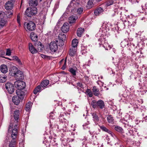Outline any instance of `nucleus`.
Wrapping results in <instances>:
<instances>
[{
  "mask_svg": "<svg viewBox=\"0 0 147 147\" xmlns=\"http://www.w3.org/2000/svg\"><path fill=\"white\" fill-rule=\"evenodd\" d=\"M49 80H44L41 82L40 86L42 87H45L49 84Z\"/></svg>",
  "mask_w": 147,
  "mask_h": 147,
  "instance_id": "a878e982",
  "label": "nucleus"
},
{
  "mask_svg": "<svg viewBox=\"0 0 147 147\" xmlns=\"http://www.w3.org/2000/svg\"><path fill=\"white\" fill-rule=\"evenodd\" d=\"M102 45V46L104 47H105L104 45Z\"/></svg>",
  "mask_w": 147,
  "mask_h": 147,
  "instance_id": "bf43d9fd",
  "label": "nucleus"
},
{
  "mask_svg": "<svg viewBox=\"0 0 147 147\" xmlns=\"http://www.w3.org/2000/svg\"><path fill=\"white\" fill-rule=\"evenodd\" d=\"M69 71L72 74L73 76H76V71L75 69L72 68H71L69 69Z\"/></svg>",
  "mask_w": 147,
  "mask_h": 147,
  "instance_id": "ea45409f",
  "label": "nucleus"
},
{
  "mask_svg": "<svg viewBox=\"0 0 147 147\" xmlns=\"http://www.w3.org/2000/svg\"><path fill=\"white\" fill-rule=\"evenodd\" d=\"M40 55L41 57L43 59L47 60L50 59L51 57L49 56H47L43 54H41Z\"/></svg>",
  "mask_w": 147,
  "mask_h": 147,
  "instance_id": "37998d69",
  "label": "nucleus"
},
{
  "mask_svg": "<svg viewBox=\"0 0 147 147\" xmlns=\"http://www.w3.org/2000/svg\"><path fill=\"white\" fill-rule=\"evenodd\" d=\"M77 0H72L70 4L67 7V8L69 9L71 8V10L75 9L77 8L78 9V12L79 14H81L83 11V8L81 7L79 8L78 9L77 7V5L80 4V3L77 2Z\"/></svg>",
  "mask_w": 147,
  "mask_h": 147,
  "instance_id": "f03ea898",
  "label": "nucleus"
},
{
  "mask_svg": "<svg viewBox=\"0 0 147 147\" xmlns=\"http://www.w3.org/2000/svg\"><path fill=\"white\" fill-rule=\"evenodd\" d=\"M13 124L11 123H10V125H9V127L8 131H9L10 129H12V128H13Z\"/></svg>",
  "mask_w": 147,
  "mask_h": 147,
  "instance_id": "3c124183",
  "label": "nucleus"
},
{
  "mask_svg": "<svg viewBox=\"0 0 147 147\" xmlns=\"http://www.w3.org/2000/svg\"><path fill=\"white\" fill-rule=\"evenodd\" d=\"M18 71V68L16 67L15 66L11 67L9 69V74L10 75L13 76Z\"/></svg>",
  "mask_w": 147,
  "mask_h": 147,
  "instance_id": "9d476101",
  "label": "nucleus"
},
{
  "mask_svg": "<svg viewBox=\"0 0 147 147\" xmlns=\"http://www.w3.org/2000/svg\"><path fill=\"white\" fill-rule=\"evenodd\" d=\"M92 116L93 120L94 122H98L99 121V117H98L96 113H92Z\"/></svg>",
  "mask_w": 147,
  "mask_h": 147,
  "instance_id": "4be33fe9",
  "label": "nucleus"
},
{
  "mask_svg": "<svg viewBox=\"0 0 147 147\" xmlns=\"http://www.w3.org/2000/svg\"><path fill=\"white\" fill-rule=\"evenodd\" d=\"M32 102L30 101L28 102L26 105L25 110L28 111H29L32 106Z\"/></svg>",
  "mask_w": 147,
  "mask_h": 147,
  "instance_id": "c85d7f7f",
  "label": "nucleus"
},
{
  "mask_svg": "<svg viewBox=\"0 0 147 147\" xmlns=\"http://www.w3.org/2000/svg\"><path fill=\"white\" fill-rule=\"evenodd\" d=\"M43 46L42 45V43L39 42L38 44V50L39 51H40L42 50L43 49Z\"/></svg>",
  "mask_w": 147,
  "mask_h": 147,
  "instance_id": "58836bf2",
  "label": "nucleus"
},
{
  "mask_svg": "<svg viewBox=\"0 0 147 147\" xmlns=\"http://www.w3.org/2000/svg\"><path fill=\"white\" fill-rule=\"evenodd\" d=\"M16 93L17 95V96L20 99L22 100L25 96V92L21 90L18 89L16 91Z\"/></svg>",
  "mask_w": 147,
  "mask_h": 147,
  "instance_id": "9b49d317",
  "label": "nucleus"
},
{
  "mask_svg": "<svg viewBox=\"0 0 147 147\" xmlns=\"http://www.w3.org/2000/svg\"><path fill=\"white\" fill-rule=\"evenodd\" d=\"M5 87L8 92L10 94H12L14 91V87L11 83L8 82L5 84Z\"/></svg>",
  "mask_w": 147,
  "mask_h": 147,
  "instance_id": "39448f33",
  "label": "nucleus"
},
{
  "mask_svg": "<svg viewBox=\"0 0 147 147\" xmlns=\"http://www.w3.org/2000/svg\"><path fill=\"white\" fill-rule=\"evenodd\" d=\"M17 81L23 80L24 79V76L23 72L20 71H18L14 76Z\"/></svg>",
  "mask_w": 147,
  "mask_h": 147,
  "instance_id": "6e6552de",
  "label": "nucleus"
},
{
  "mask_svg": "<svg viewBox=\"0 0 147 147\" xmlns=\"http://www.w3.org/2000/svg\"><path fill=\"white\" fill-rule=\"evenodd\" d=\"M36 28V24L33 22L30 21L27 24V28L29 31L34 30Z\"/></svg>",
  "mask_w": 147,
  "mask_h": 147,
  "instance_id": "1a4fd4ad",
  "label": "nucleus"
},
{
  "mask_svg": "<svg viewBox=\"0 0 147 147\" xmlns=\"http://www.w3.org/2000/svg\"><path fill=\"white\" fill-rule=\"evenodd\" d=\"M104 11V10L101 7L97 8L94 11V13L96 16H99L101 15Z\"/></svg>",
  "mask_w": 147,
  "mask_h": 147,
  "instance_id": "ddd939ff",
  "label": "nucleus"
},
{
  "mask_svg": "<svg viewBox=\"0 0 147 147\" xmlns=\"http://www.w3.org/2000/svg\"><path fill=\"white\" fill-rule=\"evenodd\" d=\"M78 40L76 39H73L72 41V45L73 47L75 48L78 46Z\"/></svg>",
  "mask_w": 147,
  "mask_h": 147,
  "instance_id": "7c9ffc66",
  "label": "nucleus"
},
{
  "mask_svg": "<svg viewBox=\"0 0 147 147\" xmlns=\"http://www.w3.org/2000/svg\"><path fill=\"white\" fill-rule=\"evenodd\" d=\"M21 100H22V99H20V98L16 95L13 96L12 98V102L16 105H19L20 102Z\"/></svg>",
  "mask_w": 147,
  "mask_h": 147,
  "instance_id": "4468645a",
  "label": "nucleus"
},
{
  "mask_svg": "<svg viewBox=\"0 0 147 147\" xmlns=\"http://www.w3.org/2000/svg\"><path fill=\"white\" fill-rule=\"evenodd\" d=\"M76 51L72 49H70L69 52V55L71 57H73L75 55Z\"/></svg>",
  "mask_w": 147,
  "mask_h": 147,
  "instance_id": "c9c22d12",
  "label": "nucleus"
},
{
  "mask_svg": "<svg viewBox=\"0 0 147 147\" xmlns=\"http://www.w3.org/2000/svg\"><path fill=\"white\" fill-rule=\"evenodd\" d=\"M114 3L113 0H109L106 3V5L107 6H109L112 5Z\"/></svg>",
  "mask_w": 147,
  "mask_h": 147,
  "instance_id": "a19ab883",
  "label": "nucleus"
},
{
  "mask_svg": "<svg viewBox=\"0 0 147 147\" xmlns=\"http://www.w3.org/2000/svg\"><path fill=\"white\" fill-rule=\"evenodd\" d=\"M13 3L11 2L10 1L7 2L5 4V8L7 10L11 9L13 8Z\"/></svg>",
  "mask_w": 147,
  "mask_h": 147,
  "instance_id": "2eb2a0df",
  "label": "nucleus"
},
{
  "mask_svg": "<svg viewBox=\"0 0 147 147\" xmlns=\"http://www.w3.org/2000/svg\"><path fill=\"white\" fill-rule=\"evenodd\" d=\"M37 10L36 7L28 8L25 11L26 15L28 17H31L37 13Z\"/></svg>",
  "mask_w": 147,
  "mask_h": 147,
  "instance_id": "20e7f679",
  "label": "nucleus"
},
{
  "mask_svg": "<svg viewBox=\"0 0 147 147\" xmlns=\"http://www.w3.org/2000/svg\"><path fill=\"white\" fill-rule=\"evenodd\" d=\"M58 45L55 41L51 42L49 45L50 50L52 52H55L58 49Z\"/></svg>",
  "mask_w": 147,
  "mask_h": 147,
  "instance_id": "0eeeda50",
  "label": "nucleus"
},
{
  "mask_svg": "<svg viewBox=\"0 0 147 147\" xmlns=\"http://www.w3.org/2000/svg\"><path fill=\"white\" fill-rule=\"evenodd\" d=\"M5 54V52L4 51H3L1 50L0 52V56L2 57H3V56Z\"/></svg>",
  "mask_w": 147,
  "mask_h": 147,
  "instance_id": "de8ad7c7",
  "label": "nucleus"
},
{
  "mask_svg": "<svg viewBox=\"0 0 147 147\" xmlns=\"http://www.w3.org/2000/svg\"><path fill=\"white\" fill-rule=\"evenodd\" d=\"M115 130L119 132L120 133H122V131H123V129L121 127L116 126L115 127Z\"/></svg>",
  "mask_w": 147,
  "mask_h": 147,
  "instance_id": "e433bc0d",
  "label": "nucleus"
},
{
  "mask_svg": "<svg viewBox=\"0 0 147 147\" xmlns=\"http://www.w3.org/2000/svg\"><path fill=\"white\" fill-rule=\"evenodd\" d=\"M14 59H15L20 64H22L19 58L16 56H15L13 57Z\"/></svg>",
  "mask_w": 147,
  "mask_h": 147,
  "instance_id": "c03bdc74",
  "label": "nucleus"
},
{
  "mask_svg": "<svg viewBox=\"0 0 147 147\" xmlns=\"http://www.w3.org/2000/svg\"><path fill=\"white\" fill-rule=\"evenodd\" d=\"M66 62H67V58H65V60H64V63L63 65L65 66L66 64Z\"/></svg>",
  "mask_w": 147,
  "mask_h": 147,
  "instance_id": "603ef678",
  "label": "nucleus"
},
{
  "mask_svg": "<svg viewBox=\"0 0 147 147\" xmlns=\"http://www.w3.org/2000/svg\"><path fill=\"white\" fill-rule=\"evenodd\" d=\"M29 3L30 6L33 8L36 7L38 3L37 0H30Z\"/></svg>",
  "mask_w": 147,
  "mask_h": 147,
  "instance_id": "f3484780",
  "label": "nucleus"
},
{
  "mask_svg": "<svg viewBox=\"0 0 147 147\" xmlns=\"http://www.w3.org/2000/svg\"><path fill=\"white\" fill-rule=\"evenodd\" d=\"M0 70L3 73H6L8 71V69L6 65L3 64L0 67Z\"/></svg>",
  "mask_w": 147,
  "mask_h": 147,
  "instance_id": "aec40b11",
  "label": "nucleus"
},
{
  "mask_svg": "<svg viewBox=\"0 0 147 147\" xmlns=\"http://www.w3.org/2000/svg\"><path fill=\"white\" fill-rule=\"evenodd\" d=\"M42 0H39V1H40H40H41Z\"/></svg>",
  "mask_w": 147,
  "mask_h": 147,
  "instance_id": "13d9d810",
  "label": "nucleus"
},
{
  "mask_svg": "<svg viewBox=\"0 0 147 147\" xmlns=\"http://www.w3.org/2000/svg\"><path fill=\"white\" fill-rule=\"evenodd\" d=\"M84 31V28H79L77 31L78 36L81 37Z\"/></svg>",
  "mask_w": 147,
  "mask_h": 147,
  "instance_id": "412c9836",
  "label": "nucleus"
},
{
  "mask_svg": "<svg viewBox=\"0 0 147 147\" xmlns=\"http://www.w3.org/2000/svg\"><path fill=\"white\" fill-rule=\"evenodd\" d=\"M77 86H79L81 88H83V86L82 84L81 83L78 82L77 83Z\"/></svg>",
  "mask_w": 147,
  "mask_h": 147,
  "instance_id": "8fccbe9b",
  "label": "nucleus"
},
{
  "mask_svg": "<svg viewBox=\"0 0 147 147\" xmlns=\"http://www.w3.org/2000/svg\"><path fill=\"white\" fill-rule=\"evenodd\" d=\"M55 42L57 44V45L59 47L63 46L64 44V41L59 38L58 40H56Z\"/></svg>",
  "mask_w": 147,
  "mask_h": 147,
  "instance_id": "b1692460",
  "label": "nucleus"
},
{
  "mask_svg": "<svg viewBox=\"0 0 147 147\" xmlns=\"http://www.w3.org/2000/svg\"><path fill=\"white\" fill-rule=\"evenodd\" d=\"M14 85L16 88H18V89H22L25 87V84L24 82H23L22 80L17 81L14 82Z\"/></svg>",
  "mask_w": 147,
  "mask_h": 147,
  "instance_id": "423d86ee",
  "label": "nucleus"
},
{
  "mask_svg": "<svg viewBox=\"0 0 147 147\" xmlns=\"http://www.w3.org/2000/svg\"><path fill=\"white\" fill-rule=\"evenodd\" d=\"M11 52L10 50L9 49H7L6 52V55L10 56L11 55Z\"/></svg>",
  "mask_w": 147,
  "mask_h": 147,
  "instance_id": "49530a36",
  "label": "nucleus"
},
{
  "mask_svg": "<svg viewBox=\"0 0 147 147\" xmlns=\"http://www.w3.org/2000/svg\"><path fill=\"white\" fill-rule=\"evenodd\" d=\"M6 16L8 18H9L11 17L13 14V12L12 11H7L6 12Z\"/></svg>",
  "mask_w": 147,
  "mask_h": 147,
  "instance_id": "f704fd0d",
  "label": "nucleus"
},
{
  "mask_svg": "<svg viewBox=\"0 0 147 147\" xmlns=\"http://www.w3.org/2000/svg\"><path fill=\"white\" fill-rule=\"evenodd\" d=\"M7 76L5 74H0V82L3 83L6 81Z\"/></svg>",
  "mask_w": 147,
  "mask_h": 147,
  "instance_id": "5701e85b",
  "label": "nucleus"
},
{
  "mask_svg": "<svg viewBox=\"0 0 147 147\" xmlns=\"http://www.w3.org/2000/svg\"><path fill=\"white\" fill-rule=\"evenodd\" d=\"M107 120L109 123H112L113 122L114 119L111 115H109L107 117Z\"/></svg>",
  "mask_w": 147,
  "mask_h": 147,
  "instance_id": "2f4dec72",
  "label": "nucleus"
},
{
  "mask_svg": "<svg viewBox=\"0 0 147 147\" xmlns=\"http://www.w3.org/2000/svg\"><path fill=\"white\" fill-rule=\"evenodd\" d=\"M30 37L32 40L34 42L37 41L38 40V36L34 32H32L30 34Z\"/></svg>",
  "mask_w": 147,
  "mask_h": 147,
  "instance_id": "a211bd4d",
  "label": "nucleus"
},
{
  "mask_svg": "<svg viewBox=\"0 0 147 147\" xmlns=\"http://www.w3.org/2000/svg\"><path fill=\"white\" fill-rule=\"evenodd\" d=\"M9 1L11 2H12L14 3L15 2V0H10Z\"/></svg>",
  "mask_w": 147,
  "mask_h": 147,
  "instance_id": "6e6d98bb",
  "label": "nucleus"
},
{
  "mask_svg": "<svg viewBox=\"0 0 147 147\" xmlns=\"http://www.w3.org/2000/svg\"><path fill=\"white\" fill-rule=\"evenodd\" d=\"M17 129H13L12 132L11 137L12 139L10 142L9 144V147H15L16 145V139L17 136Z\"/></svg>",
  "mask_w": 147,
  "mask_h": 147,
  "instance_id": "7ed1b4c3",
  "label": "nucleus"
},
{
  "mask_svg": "<svg viewBox=\"0 0 147 147\" xmlns=\"http://www.w3.org/2000/svg\"><path fill=\"white\" fill-rule=\"evenodd\" d=\"M17 21L18 23L20 24V14L18 15L17 16Z\"/></svg>",
  "mask_w": 147,
  "mask_h": 147,
  "instance_id": "09e8293b",
  "label": "nucleus"
},
{
  "mask_svg": "<svg viewBox=\"0 0 147 147\" xmlns=\"http://www.w3.org/2000/svg\"><path fill=\"white\" fill-rule=\"evenodd\" d=\"M5 24V21L3 19V18L1 19L0 21V26L1 27H3L4 26Z\"/></svg>",
  "mask_w": 147,
  "mask_h": 147,
  "instance_id": "79ce46f5",
  "label": "nucleus"
},
{
  "mask_svg": "<svg viewBox=\"0 0 147 147\" xmlns=\"http://www.w3.org/2000/svg\"><path fill=\"white\" fill-rule=\"evenodd\" d=\"M61 30L63 33L67 32L69 30V24L68 23H65L61 28Z\"/></svg>",
  "mask_w": 147,
  "mask_h": 147,
  "instance_id": "f8f14e48",
  "label": "nucleus"
},
{
  "mask_svg": "<svg viewBox=\"0 0 147 147\" xmlns=\"http://www.w3.org/2000/svg\"><path fill=\"white\" fill-rule=\"evenodd\" d=\"M29 50L32 54H34L37 52V50L34 47L31 43H29Z\"/></svg>",
  "mask_w": 147,
  "mask_h": 147,
  "instance_id": "dca6fc26",
  "label": "nucleus"
},
{
  "mask_svg": "<svg viewBox=\"0 0 147 147\" xmlns=\"http://www.w3.org/2000/svg\"><path fill=\"white\" fill-rule=\"evenodd\" d=\"M19 111L18 110H16L14 112L13 115L16 120H18L19 118Z\"/></svg>",
  "mask_w": 147,
  "mask_h": 147,
  "instance_id": "cd10ccee",
  "label": "nucleus"
},
{
  "mask_svg": "<svg viewBox=\"0 0 147 147\" xmlns=\"http://www.w3.org/2000/svg\"><path fill=\"white\" fill-rule=\"evenodd\" d=\"M86 93L90 97H92L93 95V93L91 90L89 89H87L86 91Z\"/></svg>",
  "mask_w": 147,
  "mask_h": 147,
  "instance_id": "72a5a7b5",
  "label": "nucleus"
},
{
  "mask_svg": "<svg viewBox=\"0 0 147 147\" xmlns=\"http://www.w3.org/2000/svg\"><path fill=\"white\" fill-rule=\"evenodd\" d=\"M5 13L4 12L2 11H0V18L1 19L3 18L5 16Z\"/></svg>",
  "mask_w": 147,
  "mask_h": 147,
  "instance_id": "a18cd8bd",
  "label": "nucleus"
},
{
  "mask_svg": "<svg viewBox=\"0 0 147 147\" xmlns=\"http://www.w3.org/2000/svg\"><path fill=\"white\" fill-rule=\"evenodd\" d=\"M17 125H15L14 126V129H16V127H17Z\"/></svg>",
  "mask_w": 147,
  "mask_h": 147,
  "instance_id": "4d7b16f0",
  "label": "nucleus"
},
{
  "mask_svg": "<svg viewBox=\"0 0 147 147\" xmlns=\"http://www.w3.org/2000/svg\"><path fill=\"white\" fill-rule=\"evenodd\" d=\"M41 90V86H40L39 85L38 86L34 89L33 91L34 93L35 94H36L38 92H39Z\"/></svg>",
  "mask_w": 147,
  "mask_h": 147,
  "instance_id": "473e14b6",
  "label": "nucleus"
},
{
  "mask_svg": "<svg viewBox=\"0 0 147 147\" xmlns=\"http://www.w3.org/2000/svg\"><path fill=\"white\" fill-rule=\"evenodd\" d=\"M58 38L65 41L66 39V36L64 34L61 33L59 34Z\"/></svg>",
  "mask_w": 147,
  "mask_h": 147,
  "instance_id": "4c0bfd02",
  "label": "nucleus"
},
{
  "mask_svg": "<svg viewBox=\"0 0 147 147\" xmlns=\"http://www.w3.org/2000/svg\"><path fill=\"white\" fill-rule=\"evenodd\" d=\"M94 0H89L87 3V7L88 9H90L93 6V3Z\"/></svg>",
  "mask_w": 147,
  "mask_h": 147,
  "instance_id": "c756f323",
  "label": "nucleus"
},
{
  "mask_svg": "<svg viewBox=\"0 0 147 147\" xmlns=\"http://www.w3.org/2000/svg\"><path fill=\"white\" fill-rule=\"evenodd\" d=\"M100 128L101 129H102L103 131H105L109 134H111V135H112V132L109 130L108 129H107L106 127H105L104 126H100Z\"/></svg>",
  "mask_w": 147,
  "mask_h": 147,
  "instance_id": "bb28decb",
  "label": "nucleus"
},
{
  "mask_svg": "<svg viewBox=\"0 0 147 147\" xmlns=\"http://www.w3.org/2000/svg\"><path fill=\"white\" fill-rule=\"evenodd\" d=\"M90 105L92 108L94 109H102L105 106L104 102L100 100L98 101L93 100L91 102Z\"/></svg>",
  "mask_w": 147,
  "mask_h": 147,
  "instance_id": "f257e3e1",
  "label": "nucleus"
},
{
  "mask_svg": "<svg viewBox=\"0 0 147 147\" xmlns=\"http://www.w3.org/2000/svg\"><path fill=\"white\" fill-rule=\"evenodd\" d=\"M64 61V60L63 59L61 60L60 61L59 63H61L63 62Z\"/></svg>",
  "mask_w": 147,
  "mask_h": 147,
  "instance_id": "5fc2aeb1",
  "label": "nucleus"
},
{
  "mask_svg": "<svg viewBox=\"0 0 147 147\" xmlns=\"http://www.w3.org/2000/svg\"><path fill=\"white\" fill-rule=\"evenodd\" d=\"M77 18L74 16H70L69 18V24L75 23Z\"/></svg>",
  "mask_w": 147,
  "mask_h": 147,
  "instance_id": "393cba45",
  "label": "nucleus"
},
{
  "mask_svg": "<svg viewBox=\"0 0 147 147\" xmlns=\"http://www.w3.org/2000/svg\"><path fill=\"white\" fill-rule=\"evenodd\" d=\"M65 68V66H64L63 65V66L62 67L61 69L63 70H64Z\"/></svg>",
  "mask_w": 147,
  "mask_h": 147,
  "instance_id": "864d4df0",
  "label": "nucleus"
},
{
  "mask_svg": "<svg viewBox=\"0 0 147 147\" xmlns=\"http://www.w3.org/2000/svg\"><path fill=\"white\" fill-rule=\"evenodd\" d=\"M92 91L94 94L96 96H98L99 95H100L99 89L97 88L96 86L93 87Z\"/></svg>",
  "mask_w": 147,
  "mask_h": 147,
  "instance_id": "6ab92c4d",
  "label": "nucleus"
}]
</instances>
